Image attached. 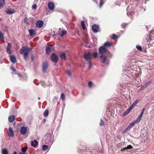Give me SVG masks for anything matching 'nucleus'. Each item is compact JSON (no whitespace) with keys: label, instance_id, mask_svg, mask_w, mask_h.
I'll use <instances>...</instances> for the list:
<instances>
[{"label":"nucleus","instance_id":"obj_1","mask_svg":"<svg viewBox=\"0 0 154 154\" xmlns=\"http://www.w3.org/2000/svg\"><path fill=\"white\" fill-rule=\"evenodd\" d=\"M32 48H29L27 46H23L20 49V53L23 56L24 59L27 60L29 59L28 54Z\"/></svg>","mask_w":154,"mask_h":154},{"label":"nucleus","instance_id":"obj_2","mask_svg":"<svg viewBox=\"0 0 154 154\" xmlns=\"http://www.w3.org/2000/svg\"><path fill=\"white\" fill-rule=\"evenodd\" d=\"M109 53L104 46H101L99 48V53L101 55H105Z\"/></svg>","mask_w":154,"mask_h":154},{"label":"nucleus","instance_id":"obj_3","mask_svg":"<svg viewBox=\"0 0 154 154\" xmlns=\"http://www.w3.org/2000/svg\"><path fill=\"white\" fill-rule=\"evenodd\" d=\"M51 137L50 133L46 134L45 135V142L46 144H48L51 142Z\"/></svg>","mask_w":154,"mask_h":154},{"label":"nucleus","instance_id":"obj_4","mask_svg":"<svg viewBox=\"0 0 154 154\" xmlns=\"http://www.w3.org/2000/svg\"><path fill=\"white\" fill-rule=\"evenodd\" d=\"M84 56L86 60L88 62L90 61L91 58V54L90 52L85 53Z\"/></svg>","mask_w":154,"mask_h":154},{"label":"nucleus","instance_id":"obj_5","mask_svg":"<svg viewBox=\"0 0 154 154\" xmlns=\"http://www.w3.org/2000/svg\"><path fill=\"white\" fill-rule=\"evenodd\" d=\"M131 8L132 6H129L126 9L127 16L130 17L131 18L133 14V9L131 11L130 10V8Z\"/></svg>","mask_w":154,"mask_h":154},{"label":"nucleus","instance_id":"obj_6","mask_svg":"<svg viewBox=\"0 0 154 154\" xmlns=\"http://www.w3.org/2000/svg\"><path fill=\"white\" fill-rule=\"evenodd\" d=\"M51 60L52 61L54 62H57L58 60V58L57 55L55 54H51Z\"/></svg>","mask_w":154,"mask_h":154},{"label":"nucleus","instance_id":"obj_7","mask_svg":"<svg viewBox=\"0 0 154 154\" xmlns=\"http://www.w3.org/2000/svg\"><path fill=\"white\" fill-rule=\"evenodd\" d=\"M135 124V122L133 121L126 127V128L124 130L123 132H125L128 131L130 130L132 127H133Z\"/></svg>","mask_w":154,"mask_h":154},{"label":"nucleus","instance_id":"obj_8","mask_svg":"<svg viewBox=\"0 0 154 154\" xmlns=\"http://www.w3.org/2000/svg\"><path fill=\"white\" fill-rule=\"evenodd\" d=\"M28 128L24 126L22 127L20 129V132L21 134L22 135L25 134L27 131Z\"/></svg>","mask_w":154,"mask_h":154},{"label":"nucleus","instance_id":"obj_9","mask_svg":"<svg viewBox=\"0 0 154 154\" xmlns=\"http://www.w3.org/2000/svg\"><path fill=\"white\" fill-rule=\"evenodd\" d=\"M48 64L47 62H44L42 64V71L44 72H47V69L48 67Z\"/></svg>","mask_w":154,"mask_h":154},{"label":"nucleus","instance_id":"obj_10","mask_svg":"<svg viewBox=\"0 0 154 154\" xmlns=\"http://www.w3.org/2000/svg\"><path fill=\"white\" fill-rule=\"evenodd\" d=\"M99 27L96 24H94L92 26V29L94 33H97L98 31Z\"/></svg>","mask_w":154,"mask_h":154},{"label":"nucleus","instance_id":"obj_11","mask_svg":"<svg viewBox=\"0 0 154 154\" xmlns=\"http://www.w3.org/2000/svg\"><path fill=\"white\" fill-rule=\"evenodd\" d=\"M36 25L37 27L41 28L43 26V22L41 20H38L36 22Z\"/></svg>","mask_w":154,"mask_h":154},{"label":"nucleus","instance_id":"obj_12","mask_svg":"<svg viewBox=\"0 0 154 154\" xmlns=\"http://www.w3.org/2000/svg\"><path fill=\"white\" fill-rule=\"evenodd\" d=\"M11 44L10 43H8L6 48V51L8 54H11Z\"/></svg>","mask_w":154,"mask_h":154},{"label":"nucleus","instance_id":"obj_13","mask_svg":"<svg viewBox=\"0 0 154 154\" xmlns=\"http://www.w3.org/2000/svg\"><path fill=\"white\" fill-rule=\"evenodd\" d=\"M8 135L9 137H13L14 135V133L13 130L11 127H9L8 132Z\"/></svg>","mask_w":154,"mask_h":154},{"label":"nucleus","instance_id":"obj_14","mask_svg":"<svg viewBox=\"0 0 154 154\" xmlns=\"http://www.w3.org/2000/svg\"><path fill=\"white\" fill-rule=\"evenodd\" d=\"M52 49V47L51 46H47L45 48L46 54H49Z\"/></svg>","mask_w":154,"mask_h":154},{"label":"nucleus","instance_id":"obj_15","mask_svg":"<svg viewBox=\"0 0 154 154\" xmlns=\"http://www.w3.org/2000/svg\"><path fill=\"white\" fill-rule=\"evenodd\" d=\"M48 7L50 10H52L54 8V5L52 2H50L48 4Z\"/></svg>","mask_w":154,"mask_h":154},{"label":"nucleus","instance_id":"obj_16","mask_svg":"<svg viewBox=\"0 0 154 154\" xmlns=\"http://www.w3.org/2000/svg\"><path fill=\"white\" fill-rule=\"evenodd\" d=\"M10 59L11 62L13 63H14L16 62V58L15 57V56L14 55H11L10 57Z\"/></svg>","mask_w":154,"mask_h":154},{"label":"nucleus","instance_id":"obj_17","mask_svg":"<svg viewBox=\"0 0 154 154\" xmlns=\"http://www.w3.org/2000/svg\"><path fill=\"white\" fill-rule=\"evenodd\" d=\"M66 32V31L64 29H62L61 31H59L58 33L61 36H63L64 35H65Z\"/></svg>","mask_w":154,"mask_h":154},{"label":"nucleus","instance_id":"obj_18","mask_svg":"<svg viewBox=\"0 0 154 154\" xmlns=\"http://www.w3.org/2000/svg\"><path fill=\"white\" fill-rule=\"evenodd\" d=\"M106 56L105 55H101L100 57L101 62L102 63H104L106 59Z\"/></svg>","mask_w":154,"mask_h":154},{"label":"nucleus","instance_id":"obj_19","mask_svg":"<svg viewBox=\"0 0 154 154\" xmlns=\"http://www.w3.org/2000/svg\"><path fill=\"white\" fill-rule=\"evenodd\" d=\"M6 13L9 14H12L15 12V11L13 9H8L6 11Z\"/></svg>","mask_w":154,"mask_h":154},{"label":"nucleus","instance_id":"obj_20","mask_svg":"<svg viewBox=\"0 0 154 154\" xmlns=\"http://www.w3.org/2000/svg\"><path fill=\"white\" fill-rule=\"evenodd\" d=\"M29 31L31 36H33L35 34V31L33 29H29Z\"/></svg>","mask_w":154,"mask_h":154},{"label":"nucleus","instance_id":"obj_21","mask_svg":"<svg viewBox=\"0 0 154 154\" xmlns=\"http://www.w3.org/2000/svg\"><path fill=\"white\" fill-rule=\"evenodd\" d=\"M31 144L32 146L35 147L38 144V141L37 140H35L34 141L31 142Z\"/></svg>","mask_w":154,"mask_h":154},{"label":"nucleus","instance_id":"obj_22","mask_svg":"<svg viewBox=\"0 0 154 154\" xmlns=\"http://www.w3.org/2000/svg\"><path fill=\"white\" fill-rule=\"evenodd\" d=\"M60 57L61 59L63 60H65L66 59V56L65 53L64 52L61 53Z\"/></svg>","mask_w":154,"mask_h":154},{"label":"nucleus","instance_id":"obj_23","mask_svg":"<svg viewBox=\"0 0 154 154\" xmlns=\"http://www.w3.org/2000/svg\"><path fill=\"white\" fill-rule=\"evenodd\" d=\"M150 84V82H148L144 84L143 86H142L141 88L142 89H144V88H146Z\"/></svg>","mask_w":154,"mask_h":154},{"label":"nucleus","instance_id":"obj_24","mask_svg":"<svg viewBox=\"0 0 154 154\" xmlns=\"http://www.w3.org/2000/svg\"><path fill=\"white\" fill-rule=\"evenodd\" d=\"M15 119V117L13 115L11 116L8 117V120L9 121L11 122H12Z\"/></svg>","mask_w":154,"mask_h":154},{"label":"nucleus","instance_id":"obj_25","mask_svg":"<svg viewBox=\"0 0 154 154\" xmlns=\"http://www.w3.org/2000/svg\"><path fill=\"white\" fill-rule=\"evenodd\" d=\"M142 116L139 115L138 118L135 120L134 121H133L135 122V123H136L137 122H139L140 121L142 118Z\"/></svg>","mask_w":154,"mask_h":154},{"label":"nucleus","instance_id":"obj_26","mask_svg":"<svg viewBox=\"0 0 154 154\" xmlns=\"http://www.w3.org/2000/svg\"><path fill=\"white\" fill-rule=\"evenodd\" d=\"M132 148H133V147L131 145H129L127 147H125V148H122L121 150V151H122L124 150L125 149H132Z\"/></svg>","mask_w":154,"mask_h":154},{"label":"nucleus","instance_id":"obj_27","mask_svg":"<svg viewBox=\"0 0 154 154\" xmlns=\"http://www.w3.org/2000/svg\"><path fill=\"white\" fill-rule=\"evenodd\" d=\"M111 45L112 44L108 42H107L104 43L103 46H104V47H110Z\"/></svg>","mask_w":154,"mask_h":154},{"label":"nucleus","instance_id":"obj_28","mask_svg":"<svg viewBox=\"0 0 154 154\" xmlns=\"http://www.w3.org/2000/svg\"><path fill=\"white\" fill-rule=\"evenodd\" d=\"M2 154H8V151L6 149H2Z\"/></svg>","mask_w":154,"mask_h":154},{"label":"nucleus","instance_id":"obj_29","mask_svg":"<svg viewBox=\"0 0 154 154\" xmlns=\"http://www.w3.org/2000/svg\"><path fill=\"white\" fill-rule=\"evenodd\" d=\"M48 148V146L46 145H43L42 146V150L44 151L47 150Z\"/></svg>","mask_w":154,"mask_h":154},{"label":"nucleus","instance_id":"obj_30","mask_svg":"<svg viewBox=\"0 0 154 154\" xmlns=\"http://www.w3.org/2000/svg\"><path fill=\"white\" fill-rule=\"evenodd\" d=\"M49 111L47 109L44 112V116L45 117H47L48 116V115Z\"/></svg>","mask_w":154,"mask_h":154},{"label":"nucleus","instance_id":"obj_31","mask_svg":"<svg viewBox=\"0 0 154 154\" xmlns=\"http://www.w3.org/2000/svg\"><path fill=\"white\" fill-rule=\"evenodd\" d=\"M5 3V0H0V8L4 5Z\"/></svg>","mask_w":154,"mask_h":154},{"label":"nucleus","instance_id":"obj_32","mask_svg":"<svg viewBox=\"0 0 154 154\" xmlns=\"http://www.w3.org/2000/svg\"><path fill=\"white\" fill-rule=\"evenodd\" d=\"M4 38L3 34L0 31V39L2 41H3L4 40Z\"/></svg>","mask_w":154,"mask_h":154},{"label":"nucleus","instance_id":"obj_33","mask_svg":"<svg viewBox=\"0 0 154 154\" xmlns=\"http://www.w3.org/2000/svg\"><path fill=\"white\" fill-rule=\"evenodd\" d=\"M81 25L83 30H85V25L84 22L83 21H81Z\"/></svg>","mask_w":154,"mask_h":154},{"label":"nucleus","instance_id":"obj_34","mask_svg":"<svg viewBox=\"0 0 154 154\" xmlns=\"http://www.w3.org/2000/svg\"><path fill=\"white\" fill-rule=\"evenodd\" d=\"M27 149V146L25 147L22 148L21 150L23 152H24V153L26 152Z\"/></svg>","mask_w":154,"mask_h":154},{"label":"nucleus","instance_id":"obj_35","mask_svg":"<svg viewBox=\"0 0 154 154\" xmlns=\"http://www.w3.org/2000/svg\"><path fill=\"white\" fill-rule=\"evenodd\" d=\"M119 38V37L116 35L115 34H113L112 35V39H116L117 38Z\"/></svg>","mask_w":154,"mask_h":154},{"label":"nucleus","instance_id":"obj_36","mask_svg":"<svg viewBox=\"0 0 154 154\" xmlns=\"http://www.w3.org/2000/svg\"><path fill=\"white\" fill-rule=\"evenodd\" d=\"M136 48L138 49L140 51H142V49L141 47L139 45H137L136 46Z\"/></svg>","mask_w":154,"mask_h":154},{"label":"nucleus","instance_id":"obj_37","mask_svg":"<svg viewBox=\"0 0 154 154\" xmlns=\"http://www.w3.org/2000/svg\"><path fill=\"white\" fill-rule=\"evenodd\" d=\"M138 100H137L135 101L131 105L134 107L138 103Z\"/></svg>","mask_w":154,"mask_h":154},{"label":"nucleus","instance_id":"obj_38","mask_svg":"<svg viewBox=\"0 0 154 154\" xmlns=\"http://www.w3.org/2000/svg\"><path fill=\"white\" fill-rule=\"evenodd\" d=\"M98 55V54L97 52H94L93 54V56L95 58L97 57Z\"/></svg>","mask_w":154,"mask_h":154},{"label":"nucleus","instance_id":"obj_39","mask_svg":"<svg viewBox=\"0 0 154 154\" xmlns=\"http://www.w3.org/2000/svg\"><path fill=\"white\" fill-rule=\"evenodd\" d=\"M24 22L26 24H28V19L26 17H25L24 20Z\"/></svg>","mask_w":154,"mask_h":154},{"label":"nucleus","instance_id":"obj_40","mask_svg":"<svg viewBox=\"0 0 154 154\" xmlns=\"http://www.w3.org/2000/svg\"><path fill=\"white\" fill-rule=\"evenodd\" d=\"M104 2L103 0H100V7L101 8L102 7V5L103 4Z\"/></svg>","mask_w":154,"mask_h":154},{"label":"nucleus","instance_id":"obj_41","mask_svg":"<svg viewBox=\"0 0 154 154\" xmlns=\"http://www.w3.org/2000/svg\"><path fill=\"white\" fill-rule=\"evenodd\" d=\"M61 97L63 100H64L65 98V95L64 94L62 93L61 94Z\"/></svg>","mask_w":154,"mask_h":154},{"label":"nucleus","instance_id":"obj_42","mask_svg":"<svg viewBox=\"0 0 154 154\" xmlns=\"http://www.w3.org/2000/svg\"><path fill=\"white\" fill-rule=\"evenodd\" d=\"M93 85L92 82L90 81L88 82V85L89 87L91 88V87Z\"/></svg>","mask_w":154,"mask_h":154},{"label":"nucleus","instance_id":"obj_43","mask_svg":"<svg viewBox=\"0 0 154 154\" xmlns=\"http://www.w3.org/2000/svg\"><path fill=\"white\" fill-rule=\"evenodd\" d=\"M37 6L35 4H33L32 7V9H35L37 8Z\"/></svg>","mask_w":154,"mask_h":154},{"label":"nucleus","instance_id":"obj_44","mask_svg":"<svg viewBox=\"0 0 154 154\" xmlns=\"http://www.w3.org/2000/svg\"><path fill=\"white\" fill-rule=\"evenodd\" d=\"M130 112V111L128 109L124 113L123 115H127Z\"/></svg>","mask_w":154,"mask_h":154},{"label":"nucleus","instance_id":"obj_45","mask_svg":"<svg viewBox=\"0 0 154 154\" xmlns=\"http://www.w3.org/2000/svg\"><path fill=\"white\" fill-rule=\"evenodd\" d=\"M104 125V122L102 119H101L100 122V125L101 126H103Z\"/></svg>","mask_w":154,"mask_h":154},{"label":"nucleus","instance_id":"obj_46","mask_svg":"<svg viewBox=\"0 0 154 154\" xmlns=\"http://www.w3.org/2000/svg\"><path fill=\"white\" fill-rule=\"evenodd\" d=\"M67 73L69 76H71V73L70 70H67Z\"/></svg>","mask_w":154,"mask_h":154},{"label":"nucleus","instance_id":"obj_47","mask_svg":"<svg viewBox=\"0 0 154 154\" xmlns=\"http://www.w3.org/2000/svg\"><path fill=\"white\" fill-rule=\"evenodd\" d=\"M134 108V106H133L131 105V106L129 107V109H128L130 111Z\"/></svg>","mask_w":154,"mask_h":154},{"label":"nucleus","instance_id":"obj_48","mask_svg":"<svg viewBox=\"0 0 154 154\" xmlns=\"http://www.w3.org/2000/svg\"><path fill=\"white\" fill-rule=\"evenodd\" d=\"M134 108V106H133L131 105V106L129 107V109H128L130 111Z\"/></svg>","mask_w":154,"mask_h":154},{"label":"nucleus","instance_id":"obj_49","mask_svg":"<svg viewBox=\"0 0 154 154\" xmlns=\"http://www.w3.org/2000/svg\"><path fill=\"white\" fill-rule=\"evenodd\" d=\"M127 24L126 23H123L122 24L121 26H122L123 28H124L126 26Z\"/></svg>","mask_w":154,"mask_h":154},{"label":"nucleus","instance_id":"obj_50","mask_svg":"<svg viewBox=\"0 0 154 154\" xmlns=\"http://www.w3.org/2000/svg\"><path fill=\"white\" fill-rule=\"evenodd\" d=\"M88 62L89 64V68H90L91 67V66H92V64L91 63V62L90 61H88Z\"/></svg>","mask_w":154,"mask_h":154},{"label":"nucleus","instance_id":"obj_51","mask_svg":"<svg viewBox=\"0 0 154 154\" xmlns=\"http://www.w3.org/2000/svg\"><path fill=\"white\" fill-rule=\"evenodd\" d=\"M144 110H145V108H143L142 110V111L140 114V115H141L142 116V115L144 113Z\"/></svg>","mask_w":154,"mask_h":154},{"label":"nucleus","instance_id":"obj_52","mask_svg":"<svg viewBox=\"0 0 154 154\" xmlns=\"http://www.w3.org/2000/svg\"><path fill=\"white\" fill-rule=\"evenodd\" d=\"M11 69L14 72H15V69L14 67H12L11 68Z\"/></svg>","mask_w":154,"mask_h":154},{"label":"nucleus","instance_id":"obj_53","mask_svg":"<svg viewBox=\"0 0 154 154\" xmlns=\"http://www.w3.org/2000/svg\"><path fill=\"white\" fill-rule=\"evenodd\" d=\"M19 154H25L23 152H20Z\"/></svg>","mask_w":154,"mask_h":154},{"label":"nucleus","instance_id":"obj_54","mask_svg":"<svg viewBox=\"0 0 154 154\" xmlns=\"http://www.w3.org/2000/svg\"><path fill=\"white\" fill-rule=\"evenodd\" d=\"M17 152L16 151H14L13 153V154H16Z\"/></svg>","mask_w":154,"mask_h":154},{"label":"nucleus","instance_id":"obj_55","mask_svg":"<svg viewBox=\"0 0 154 154\" xmlns=\"http://www.w3.org/2000/svg\"><path fill=\"white\" fill-rule=\"evenodd\" d=\"M18 75H19V76H21V74H20V73H19V74H18Z\"/></svg>","mask_w":154,"mask_h":154},{"label":"nucleus","instance_id":"obj_56","mask_svg":"<svg viewBox=\"0 0 154 154\" xmlns=\"http://www.w3.org/2000/svg\"><path fill=\"white\" fill-rule=\"evenodd\" d=\"M32 60H33V57H32Z\"/></svg>","mask_w":154,"mask_h":154},{"label":"nucleus","instance_id":"obj_57","mask_svg":"<svg viewBox=\"0 0 154 154\" xmlns=\"http://www.w3.org/2000/svg\"><path fill=\"white\" fill-rule=\"evenodd\" d=\"M59 29V31H61V30H61V28H60Z\"/></svg>","mask_w":154,"mask_h":154},{"label":"nucleus","instance_id":"obj_58","mask_svg":"<svg viewBox=\"0 0 154 154\" xmlns=\"http://www.w3.org/2000/svg\"><path fill=\"white\" fill-rule=\"evenodd\" d=\"M96 3H97V2L96 1H95L94 0H93Z\"/></svg>","mask_w":154,"mask_h":154},{"label":"nucleus","instance_id":"obj_59","mask_svg":"<svg viewBox=\"0 0 154 154\" xmlns=\"http://www.w3.org/2000/svg\"><path fill=\"white\" fill-rule=\"evenodd\" d=\"M44 121H46V120L44 119Z\"/></svg>","mask_w":154,"mask_h":154},{"label":"nucleus","instance_id":"obj_60","mask_svg":"<svg viewBox=\"0 0 154 154\" xmlns=\"http://www.w3.org/2000/svg\"><path fill=\"white\" fill-rule=\"evenodd\" d=\"M153 154H154V153Z\"/></svg>","mask_w":154,"mask_h":154}]
</instances>
